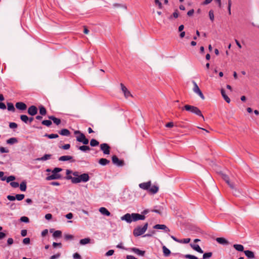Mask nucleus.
Segmentation results:
<instances>
[{
    "label": "nucleus",
    "mask_w": 259,
    "mask_h": 259,
    "mask_svg": "<svg viewBox=\"0 0 259 259\" xmlns=\"http://www.w3.org/2000/svg\"><path fill=\"white\" fill-rule=\"evenodd\" d=\"M139 186L142 190H146L151 194H156L159 190V187L157 185L151 186V182L150 181L140 183Z\"/></svg>",
    "instance_id": "nucleus-1"
},
{
    "label": "nucleus",
    "mask_w": 259,
    "mask_h": 259,
    "mask_svg": "<svg viewBox=\"0 0 259 259\" xmlns=\"http://www.w3.org/2000/svg\"><path fill=\"white\" fill-rule=\"evenodd\" d=\"M67 178L68 179L71 180L72 183L74 184L80 182H87L90 180L89 175L86 173L78 175V177H72L71 176H68Z\"/></svg>",
    "instance_id": "nucleus-2"
},
{
    "label": "nucleus",
    "mask_w": 259,
    "mask_h": 259,
    "mask_svg": "<svg viewBox=\"0 0 259 259\" xmlns=\"http://www.w3.org/2000/svg\"><path fill=\"white\" fill-rule=\"evenodd\" d=\"M183 110H185L187 111H189L192 113H194L200 117H201L203 120H204V117L201 113V111L197 107L190 105H185L183 108Z\"/></svg>",
    "instance_id": "nucleus-3"
},
{
    "label": "nucleus",
    "mask_w": 259,
    "mask_h": 259,
    "mask_svg": "<svg viewBox=\"0 0 259 259\" xmlns=\"http://www.w3.org/2000/svg\"><path fill=\"white\" fill-rule=\"evenodd\" d=\"M62 170V169L59 167L55 168L52 171V175L47 176L46 180L48 181H51L60 179L61 178V176L59 174V172L61 171Z\"/></svg>",
    "instance_id": "nucleus-4"
},
{
    "label": "nucleus",
    "mask_w": 259,
    "mask_h": 259,
    "mask_svg": "<svg viewBox=\"0 0 259 259\" xmlns=\"http://www.w3.org/2000/svg\"><path fill=\"white\" fill-rule=\"evenodd\" d=\"M148 223H146L144 225L142 226H139L135 228L134 230L133 234L135 236H139L143 234L147 229Z\"/></svg>",
    "instance_id": "nucleus-5"
},
{
    "label": "nucleus",
    "mask_w": 259,
    "mask_h": 259,
    "mask_svg": "<svg viewBox=\"0 0 259 259\" xmlns=\"http://www.w3.org/2000/svg\"><path fill=\"white\" fill-rule=\"evenodd\" d=\"M193 83L194 84V87L193 89V92L196 94H198L201 99H204V96L203 95L202 93L201 92V90H200L199 87L196 83V82L193 81Z\"/></svg>",
    "instance_id": "nucleus-6"
},
{
    "label": "nucleus",
    "mask_w": 259,
    "mask_h": 259,
    "mask_svg": "<svg viewBox=\"0 0 259 259\" xmlns=\"http://www.w3.org/2000/svg\"><path fill=\"white\" fill-rule=\"evenodd\" d=\"M76 140L84 145H87L89 143V140L85 138L84 135L82 133L76 137Z\"/></svg>",
    "instance_id": "nucleus-7"
},
{
    "label": "nucleus",
    "mask_w": 259,
    "mask_h": 259,
    "mask_svg": "<svg viewBox=\"0 0 259 259\" xmlns=\"http://www.w3.org/2000/svg\"><path fill=\"white\" fill-rule=\"evenodd\" d=\"M100 148L104 154H110V147L107 144H101L100 145Z\"/></svg>",
    "instance_id": "nucleus-8"
},
{
    "label": "nucleus",
    "mask_w": 259,
    "mask_h": 259,
    "mask_svg": "<svg viewBox=\"0 0 259 259\" xmlns=\"http://www.w3.org/2000/svg\"><path fill=\"white\" fill-rule=\"evenodd\" d=\"M121 90L124 94V97L126 98H128L130 97H132V95L122 83H120Z\"/></svg>",
    "instance_id": "nucleus-9"
},
{
    "label": "nucleus",
    "mask_w": 259,
    "mask_h": 259,
    "mask_svg": "<svg viewBox=\"0 0 259 259\" xmlns=\"http://www.w3.org/2000/svg\"><path fill=\"white\" fill-rule=\"evenodd\" d=\"M121 220L122 221H125L128 223H131L133 221V213H126L121 217Z\"/></svg>",
    "instance_id": "nucleus-10"
},
{
    "label": "nucleus",
    "mask_w": 259,
    "mask_h": 259,
    "mask_svg": "<svg viewBox=\"0 0 259 259\" xmlns=\"http://www.w3.org/2000/svg\"><path fill=\"white\" fill-rule=\"evenodd\" d=\"M112 161L113 163L117 166H120L123 165V161L119 160L115 155L112 157Z\"/></svg>",
    "instance_id": "nucleus-11"
},
{
    "label": "nucleus",
    "mask_w": 259,
    "mask_h": 259,
    "mask_svg": "<svg viewBox=\"0 0 259 259\" xmlns=\"http://www.w3.org/2000/svg\"><path fill=\"white\" fill-rule=\"evenodd\" d=\"M128 250L142 256H144L145 253V251L141 250L139 248L136 247L130 248H128Z\"/></svg>",
    "instance_id": "nucleus-12"
},
{
    "label": "nucleus",
    "mask_w": 259,
    "mask_h": 259,
    "mask_svg": "<svg viewBox=\"0 0 259 259\" xmlns=\"http://www.w3.org/2000/svg\"><path fill=\"white\" fill-rule=\"evenodd\" d=\"M37 112V109L35 106L32 105L28 109V113L31 116L35 115Z\"/></svg>",
    "instance_id": "nucleus-13"
},
{
    "label": "nucleus",
    "mask_w": 259,
    "mask_h": 259,
    "mask_svg": "<svg viewBox=\"0 0 259 259\" xmlns=\"http://www.w3.org/2000/svg\"><path fill=\"white\" fill-rule=\"evenodd\" d=\"M145 219V217L144 215L139 213H133V220L134 222L138 220H144Z\"/></svg>",
    "instance_id": "nucleus-14"
},
{
    "label": "nucleus",
    "mask_w": 259,
    "mask_h": 259,
    "mask_svg": "<svg viewBox=\"0 0 259 259\" xmlns=\"http://www.w3.org/2000/svg\"><path fill=\"white\" fill-rule=\"evenodd\" d=\"M153 228L155 229L164 230L165 232H169V229L165 225L157 224L155 225Z\"/></svg>",
    "instance_id": "nucleus-15"
},
{
    "label": "nucleus",
    "mask_w": 259,
    "mask_h": 259,
    "mask_svg": "<svg viewBox=\"0 0 259 259\" xmlns=\"http://www.w3.org/2000/svg\"><path fill=\"white\" fill-rule=\"evenodd\" d=\"M16 107L19 110H24L26 109V105L23 102H17L16 104Z\"/></svg>",
    "instance_id": "nucleus-16"
},
{
    "label": "nucleus",
    "mask_w": 259,
    "mask_h": 259,
    "mask_svg": "<svg viewBox=\"0 0 259 259\" xmlns=\"http://www.w3.org/2000/svg\"><path fill=\"white\" fill-rule=\"evenodd\" d=\"M52 157V155L50 154H45L42 157L37 158L36 159L37 161H46L51 159Z\"/></svg>",
    "instance_id": "nucleus-17"
},
{
    "label": "nucleus",
    "mask_w": 259,
    "mask_h": 259,
    "mask_svg": "<svg viewBox=\"0 0 259 259\" xmlns=\"http://www.w3.org/2000/svg\"><path fill=\"white\" fill-rule=\"evenodd\" d=\"M228 185H229L230 187L233 189V194L237 196L239 193V192L236 189L235 186L233 183H231L228 181Z\"/></svg>",
    "instance_id": "nucleus-18"
},
{
    "label": "nucleus",
    "mask_w": 259,
    "mask_h": 259,
    "mask_svg": "<svg viewBox=\"0 0 259 259\" xmlns=\"http://www.w3.org/2000/svg\"><path fill=\"white\" fill-rule=\"evenodd\" d=\"M245 255L249 258L252 259L255 257L254 252L252 251L247 250L244 251Z\"/></svg>",
    "instance_id": "nucleus-19"
},
{
    "label": "nucleus",
    "mask_w": 259,
    "mask_h": 259,
    "mask_svg": "<svg viewBox=\"0 0 259 259\" xmlns=\"http://www.w3.org/2000/svg\"><path fill=\"white\" fill-rule=\"evenodd\" d=\"M190 245H191V247L195 251H196L200 253H202L203 252V250L200 248V247L199 246V245L195 244H191Z\"/></svg>",
    "instance_id": "nucleus-20"
},
{
    "label": "nucleus",
    "mask_w": 259,
    "mask_h": 259,
    "mask_svg": "<svg viewBox=\"0 0 259 259\" xmlns=\"http://www.w3.org/2000/svg\"><path fill=\"white\" fill-rule=\"evenodd\" d=\"M99 211L101 214L106 216H110L111 214L110 212L105 207H100Z\"/></svg>",
    "instance_id": "nucleus-21"
},
{
    "label": "nucleus",
    "mask_w": 259,
    "mask_h": 259,
    "mask_svg": "<svg viewBox=\"0 0 259 259\" xmlns=\"http://www.w3.org/2000/svg\"><path fill=\"white\" fill-rule=\"evenodd\" d=\"M233 247L235 250H236L238 251H244V246L241 244H235L233 245Z\"/></svg>",
    "instance_id": "nucleus-22"
},
{
    "label": "nucleus",
    "mask_w": 259,
    "mask_h": 259,
    "mask_svg": "<svg viewBox=\"0 0 259 259\" xmlns=\"http://www.w3.org/2000/svg\"><path fill=\"white\" fill-rule=\"evenodd\" d=\"M59 133L61 135L64 136H69L70 135V131L66 129V128L61 130V131H60L59 132Z\"/></svg>",
    "instance_id": "nucleus-23"
},
{
    "label": "nucleus",
    "mask_w": 259,
    "mask_h": 259,
    "mask_svg": "<svg viewBox=\"0 0 259 259\" xmlns=\"http://www.w3.org/2000/svg\"><path fill=\"white\" fill-rule=\"evenodd\" d=\"M162 250H163V253L164 256L167 257L170 255V251L164 245L162 246Z\"/></svg>",
    "instance_id": "nucleus-24"
},
{
    "label": "nucleus",
    "mask_w": 259,
    "mask_h": 259,
    "mask_svg": "<svg viewBox=\"0 0 259 259\" xmlns=\"http://www.w3.org/2000/svg\"><path fill=\"white\" fill-rule=\"evenodd\" d=\"M72 159V157L69 155H64L62 156L59 158V160L61 161H65L71 160Z\"/></svg>",
    "instance_id": "nucleus-25"
},
{
    "label": "nucleus",
    "mask_w": 259,
    "mask_h": 259,
    "mask_svg": "<svg viewBox=\"0 0 259 259\" xmlns=\"http://www.w3.org/2000/svg\"><path fill=\"white\" fill-rule=\"evenodd\" d=\"M49 118L51 119L56 125H59L61 123L60 119L55 117L54 116H49Z\"/></svg>",
    "instance_id": "nucleus-26"
},
{
    "label": "nucleus",
    "mask_w": 259,
    "mask_h": 259,
    "mask_svg": "<svg viewBox=\"0 0 259 259\" xmlns=\"http://www.w3.org/2000/svg\"><path fill=\"white\" fill-rule=\"evenodd\" d=\"M110 163V161L105 158H101L99 160V163L101 165L105 166Z\"/></svg>",
    "instance_id": "nucleus-27"
},
{
    "label": "nucleus",
    "mask_w": 259,
    "mask_h": 259,
    "mask_svg": "<svg viewBox=\"0 0 259 259\" xmlns=\"http://www.w3.org/2000/svg\"><path fill=\"white\" fill-rule=\"evenodd\" d=\"M17 142L18 140L16 138H11L7 140V143L10 145L16 143Z\"/></svg>",
    "instance_id": "nucleus-28"
},
{
    "label": "nucleus",
    "mask_w": 259,
    "mask_h": 259,
    "mask_svg": "<svg viewBox=\"0 0 259 259\" xmlns=\"http://www.w3.org/2000/svg\"><path fill=\"white\" fill-rule=\"evenodd\" d=\"M90 240H91L89 238H85L82 239L80 240L79 243L82 245H85V244L90 243Z\"/></svg>",
    "instance_id": "nucleus-29"
},
{
    "label": "nucleus",
    "mask_w": 259,
    "mask_h": 259,
    "mask_svg": "<svg viewBox=\"0 0 259 259\" xmlns=\"http://www.w3.org/2000/svg\"><path fill=\"white\" fill-rule=\"evenodd\" d=\"M216 241L221 244H227V240L224 238H217Z\"/></svg>",
    "instance_id": "nucleus-30"
},
{
    "label": "nucleus",
    "mask_w": 259,
    "mask_h": 259,
    "mask_svg": "<svg viewBox=\"0 0 259 259\" xmlns=\"http://www.w3.org/2000/svg\"><path fill=\"white\" fill-rule=\"evenodd\" d=\"M20 119L22 121H23L25 123H28L29 118L28 117V116L27 115H21L20 116Z\"/></svg>",
    "instance_id": "nucleus-31"
},
{
    "label": "nucleus",
    "mask_w": 259,
    "mask_h": 259,
    "mask_svg": "<svg viewBox=\"0 0 259 259\" xmlns=\"http://www.w3.org/2000/svg\"><path fill=\"white\" fill-rule=\"evenodd\" d=\"M8 110L10 111L14 112L15 111V107L12 103H7Z\"/></svg>",
    "instance_id": "nucleus-32"
},
{
    "label": "nucleus",
    "mask_w": 259,
    "mask_h": 259,
    "mask_svg": "<svg viewBox=\"0 0 259 259\" xmlns=\"http://www.w3.org/2000/svg\"><path fill=\"white\" fill-rule=\"evenodd\" d=\"M45 137H48L49 139H55L59 137L58 135L55 134H46L44 135Z\"/></svg>",
    "instance_id": "nucleus-33"
},
{
    "label": "nucleus",
    "mask_w": 259,
    "mask_h": 259,
    "mask_svg": "<svg viewBox=\"0 0 259 259\" xmlns=\"http://www.w3.org/2000/svg\"><path fill=\"white\" fill-rule=\"evenodd\" d=\"M78 149L80 150L83 151V152H86L87 151H89L90 150V147L88 146H85V145L81 146L79 147Z\"/></svg>",
    "instance_id": "nucleus-34"
},
{
    "label": "nucleus",
    "mask_w": 259,
    "mask_h": 259,
    "mask_svg": "<svg viewBox=\"0 0 259 259\" xmlns=\"http://www.w3.org/2000/svg\"><path fill=\"white\" fill-rule=\"evenodd\" d=\"M99 143L96 140L93 139L90 141V145L92 147H95L99 145Z\"/></svg>",
    "instance_id": "nucleus-35"
},
{
    "label": "nucleus",
    "mask_w": 259,
    "mask_h": 259,
    "mask_svg": "<svg viewBox=\"0 0 259 259\" xmlns=\"http://www.w3.org/2000/svg\"><path fill=\"white\" fill-rule=\"evenodd\" d=\"M20 189L22 191H25L26 190V184L25 182H22L20 185Z\"/></svg>",
    "instance_id": "nucleus-36"
},
{
    "label": "nucleus",
    "mask_w": 259,
    "mask_h": 259,
    "mask_svg": "<svg viewBox=\"0 0 259 259\" xmlns=\"http://www.w3.org/2000/svg\"><path fill=\"white\" fill-rule=\"evenodd\" d=\"M61 234H62V232L61 231H59V230H57V231H55L53 234V236L55 238H56V237H61Z\"/></svg>",
    "instance_id": "nucleus-37"
},
{
    "label": "nucleus",
    "mask_w": 259,
    "mask_h": 259,
    "mask_svg": "<svg viewBox=\"0 0 259 259\" xmlns=\"http://www.w3.org/2000/svg\"><path fill=\"white\" fill-rule=\"evenodd\" d=\"M46 109L44 106H40L39 107V113L42 115H45L46 114Z\"/></svg>",
    "instance_id": "nucleus-38"
},
{
    "label": "nucleus",
    "mask_w": 259,
    "mask_h": 259,
    "mask_svg": "<svg viewBox=\"0 0 259 259\" xmlns=\"http://www.w3.org/2000/svg\"><path fill=\"white\" fill-rule=\"evenodd\" d=\"M41 123L43 125H46L47 126H50L52 124V121L50 120H44Z\"/></svg>",
    "instance_id": "nucleus-39"
},
{
    "label": "nucleus",
    "mask_w": 259,
    "mask_h": 259,
    "mask_svg": "<svg viewBox=\"0 0 259 259\" xmlns=\"http://www.w3.org/2000/svg\"><path fill=\"white\" fill-rule=\"evenodd\" d=\"M212 256V253L209 252H206L204 253L203 255V259H207L210 257Z\"/></svg>",
    "instance_id": "nucleus-40"
},
{
    "label": "nucleus",
    "mask_w": 259,
    "mask_h": 259,
    "mask_svg": "<svg viewBox=\"0 0 259 259\" xmlns=\"http://www.w3.org/2000/svg\"><path fill=\"white\" fill-rule=\"evenodd\" d=\"M24 194H17L16 195V199L18 201H21L24 199Z\"/></svg>",
    "instance_id": "nucleus-41"
},
{
    "label": "nucleus",
    "mask_w": 259,
    "mask_h": 259,
    "mask_svg": "<svg viewBox=\"0 0 259 259\" xmlns=\"http://www.w3.org/2000/svg\"><path fill=\"white\" fill-rule=\"evenodd\" d=\"M20 220L22 222H24L26 223H29V218L25 216L21 217Z\"/></svg>",
    "instance_id": "nucleus-42"
},
{
    "label": "nucleus",
    "mask_w": 259,
    "mask_h": 259,
    "mask_svg": "<svg viewBox=\"0 0 259 259\" xmlns=\"http://www.w3.org/2000/svg\"><path fill=\"white\" fill-rule=\"evenodd\" d=\"M113 7L114 8H121L123 9L124 10H126V6L123 5H121V4H114L113 5Z\"/></svg>",
    "instance_id": "nucleus-43"
},
{
    "label": "nucleus",
    "mask_w": 259,
    "mask_h": 259,
    "mask_svg": "<svg viewBox=\"0 0 259 259\" xmlns=\"http://www.w3.org/2000/svg\"><path fill=\"white\" fill-rule=\"evenodd\" d=\"M15 179V177L13 176H10L7 178H6V181L7 183L12 182Z\"/></svg>",
    "instance_id": "nucleus-44"
},
{
    "label": "nucleus",
    "mask_w": 259,
    "mask_h": 259,
    "mask_svg": "<svg viewBox=\"0 0 259 259\" xmlns=\"http://www.w3.org/2000/svg\"><path fill=\"white\" fill-rule=\"evenodd\" d=\"M221 94L224 99V100L227 101V94L226 93L225 90L224 89H222L221 90Z\"/></svg>",
    "instance_id": "nucleus-45"
},
{
    "label": "nucleus",
    "mask_w": 259,
    "mask_h": 259,
    "mask_svg": "<svg viewBox=\"0 0 259 259\" xmlns=\"http://www.w3.org/2000/svg\"><path fill=\"white\" fill-rule=\"evenodd\" d=\"M185 257L188 259H198L196 256L191 254H186Z\"/></svg>",
    "instance_id": "nucleus-46"
},
{
    "label": "nucleus",
    "mask_w": 259,
    "mask_h": 259,
    "mask_svg": "<svg viewBox=\"0 0 259 259\" xmlns=\"http://www.w3.org/2000/svg\"><path fill=\"white\" fill-rule=\"evenodd\" d=\"M17 126V124L15 122H10L9 123V127L12 129L16 128Z\"/></svg>",
    "instance_id": "nucleus-47"
},
{
    "label": "nucleus",
    "mask_w": 259,
    "mask_h": 259,
    "mask_svg": "<svg viewBox=\"0 0 259 259\" xmlns=\"http://www.w3.org/2000/svg\"><path fill=\"white\" fill-rule=\"evenodd\" d=\"M179 16V14L178 12V10H176L175 12L172 14V16H170L169 18V19H171L172 17H173L175 18H177Z\"/></svg>",
    "instance_id": "nucleus-48"
},
{
    "label": "nucleus",
    "mask_w": 259,
    "mask_h": 259,
    "mask_svg": "<svg viewBox=\"0 0 259 259\" xmlns=\"http://www.w3.org/2000/svg\"><path fill=\"white\" fill-rule=\"evenodd\" d=\"M60 253H58L56 254L52 255L50 257V259H58L60 257Z\"/></svg>",
    "instance_id": "nucleus-49"
},
{
    "label": "nucleus",
    "mask_w": 259,
    "mask_h": 259,
    "mask_svg": "<svg viewBox=\"0 0 259 259\" xmlns=\"http://www.w3.org/2000/svg\"><path fill=\"white\" fill-rule=\"evenodd\" d=\"M116 247L118 248H121V249H125V250H128V248H125L123 246V244L122 243H119L118 244H117L116 245Z\"/></svg>",
    "instance_id": "nucleus-50"
},
{
    "label": "nucleus",
    "mask_w": 259,
    "mask_h": 259,
    "mask_svg": "<svg viewBox=\"0 0 259 259\" xmlns=\"http://www.w3.org/2000/svg\"><path fill=\"white\" fill-rule=\"evenodd\" d=\"M11 186L13 188H17L19 186V184L18 182H12L10 183Z\"/></svg>",
    "instance_id": "nucleus-51"
},
{
    "label": "nucleus",
    "mask_w": 259,
    "mask_h": 259,
    "mask_svg": "<svg viewBox=\"0 0 259 259\" xmlns=\"http://www.w3.org/2000/svg\"><path fill=\"white\" fill-rule=\"evenodd\" d=\"M190 241V238H186L183 240H180V241H179V243H188Z\"/></svg>",
    "instance_id": "nucleus-52"
},
{
    "label": "nucleus",
    "mask_w": 259,
    "mask_h": 259,
    "mask_svg": "<svg viewBox=\"0 0 259 259\" xmlns=\"http://www.w3.org/2000/svg\"><path fill=\"white\" fill-rule=\"evenodd\" d=\"M155 4L158 5V8L159 9H161L162 7V5L161 3L159 0H154Z\"/></svg>",
    "instance_id": "nucleus-53"
},
{
    "label": "nucleus",
    "mask_w": 259,
    "mask_h": 259,
    "mask_svg": "<svg viewBox=\"0 0 259 259\" xmlns=\"http://www.w3.org/2000/svg\"><path fill=\"white\" fill-rule=\"evenodd\" d=\"M114 251L112 249L108 250L105 254L106 256H111L113 254Z\"/></svg>",
    "instance_id": "nucleus-54"
},
{
    "label": "nucleus",
    "mask_w": 259,
    "mask_h": 259,
    "mask_svg": "<svg viewBox=\"0 0 259 259\" xmlns=\"http://www.w3.org/2000/svg\"><path fill=\"white\" fill-rule=\"evenodd\" d=\"M0 179L4 181L6 179V177H4V172L3 171H0Z\"/></svg>",
    "instance_id": "nucleus-55"
},
{
    "label": "nucleus",
    "mask_w": 259,
    "mask_h": 259,
    "mask_svg": "<svg viewBox=\"0 0 259 259\" xmlns=\"http://www.w3.org/2000/svg\"><path fill=\"white\" fill-rule=\"evenodd\" d=\"M209 16L210 19L211 21H213L214 19V15H213V12L212 10H210L209 12Z\"/></svg>",
    "instance_id": "nucleus-56"
},
{
    "label": "nucleus",
    "mask_w": 259,
    "mask_h": 259,
    "mask_svg": "<svg viewBox=\"0 0 259 259\" xmlns=\"http://www.w3.org/2000/svg\"><path fill=\"white\" fill-rule=\"evenodd\" d=\"M9 207L11 210H14L16 208V205L14 203L9 204Z\"/></svg>",
    "instance_id": "nucleus-57"
},
{
    "label": "nucleus",
    "mask_w": 259,
    "mask_h": 259,
    "mask_svg": "<svg viewBox=\"0 0 259 259\" xmlns=\"http://www.w3.org/2000/svg\"><path fill=\"white\" fill-rule=\"evenodd\" d=\"M23 243L24 244H28L30 243L29 238H25L23 240Z\"/></svg>",
    "instance_id": "nucleus-58"
},
{
    "label": "nucleus",
    "mask_w": 259,
    "mask_h": 259,
    "mask_svg": "<svg viewBox=\"0 0 259 259\" xmlns=\"http://www.w3.org/2000/svg\"><path fill=\"white\" fill-rule=\"evenodd\" d=\"M0 152L1 153H8L9 150L4 147H0Z\"/></svg>",
    "instance_id": "nucleus-59"
},
{
    "label": "nucleus",
    "mask_w": 259,
    "mask_h": 259,
    "mask_svg": "<svg viewBox=\"0 0 259 259\" xmlns=\"http://www.w3.org/2000/svg\"><path fill=\"white\" fill-rule=\"evenodd\" d=\"M7 198L8 200H9L10 201H14L16 200V196H14L12 195H8Z\"/></svg>",
    "instance_id": "nucleus-60"
},
{
    "label": "nucleus",
    "mask_w": 259,
    "mask_h": 259,
    "mask_svg": "<svg viewBox=\"0 0 259 259\" xmlns=\"http://www.w3.org/2000/svg\"><path fill=\"white\" fill-rule=\"evenodd\" d=\"M65 238L66 240H72L73 238V236L72 235L67 234L65 235Z\"/></svg>",
    "instance_id": "nucleus-61"
},
{
    "label": "nucleus",
    "mask_w": 259,
    "mask_h": 259,
    "mask_svg": "<svg viewBox=\"0 0 259 259\" xmlns=\"http://www.w3.org/2000/svg\"><path fill=\"white\" fill-rule=\"evenodd\" d=\"M70 145L69 144H65L64 145L62 146L61 148L64 150H68L70 148Z\"/></svg>",
    "instance_id": "nucleus-62"
},
{
    "label": "nucleus",
    "mask_w": 259,
    "mask_h": 259,
    "mask_svg": "<svg viewBox=\"0 0 259 259\" xmlns=\"http://www.w3.org/2000/svg\"><path fill=\"white\" fill-rule=\"evenodd\" d=\"M52 215L51 213H47L45 215V218L47 220H50L52 219Z\"/></svg>",
    "instance_id": "nucleus-63"
},
{
    "label": "nucleus",
    "mask_w": 259,
    "mask_h": 259,
    "mask_svg": "<svg viewBox=\"0 0 259 259\" xmlns=\"http://www.w3.org/2000/svg\"><path fill=\"white\" fill-rule=\"evenodd\" d=\"M65 217L67 219H71L73 218V214L71 212H69L65 215Z\"/></svg>",
    "instance_id": "nucleus-64"
}]
</instances>
